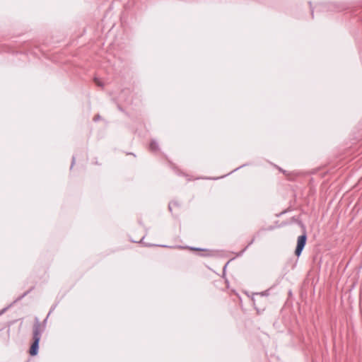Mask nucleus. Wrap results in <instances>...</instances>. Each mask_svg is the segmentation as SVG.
<instances>
[{
  "mask_svg": "<svg viewBox=\"0 0 362 362\" xmlns=\"http://www.w3.org/2000/svg\"><path fill=\"white\" fill-rule=\"evenodd\" d=\"M43 331V326H42L39 321H36L33 325V342L29 351L31 356H35L38 352L39 341Z\"/></svg>",
  "mask_w": 362,
  "mask_h": 362,
  "instance_id": "f257e3e1",
  "label": "nucleus"
},
{
  "mask_svg": "<svg viewBox=\"0 0 362 362\" xmlns=\"http://www.w3.org/2000/svg\"><path fill=\"white\" fill-rule=\"evenodd\" d=\"M190 249H191L192 250H196V251L202 250L201 249H199V248H197V247H191Z\"/></svg>",
  "mask_w": 362,
  "mask_h": 362,
  "instance_id": "20e7f679",
  "label": "nucleus"
},
{
  "mask_svg": "<svg viewBox=\"0 0 362 362\" xmlns=\"http://www.w3.org/2000/svg\"><path fill=\"white\" fill-rule=\"evenodd\" d=\"M98 119H99V116H96V117H94V120L95 121L98 120Z\"/></svg>",
  "mask_w": 362,
  "mask_h": 362,
  "instance_id": "39448f33",
  "label": "nucleus"
},
{
  "mask_svg": "<svg viewBox=\"0 0 362 362\" xmlns=\"http://www.w3.org/2000/svg\"><path fill=\"white\" fill-rule=\"evenodd\" d=\"M307 236L305 234H303L298 238L297 240V246L296 248L295 254L296 256H300L301 254L305 243H306Z\"/></svg>",
  "mask_w": 362,
  "mask_h": 362,
  "instance_id": "f03ea898",
  "label": "nucleus"
},
{
  "mask_svg": "<svg viewBox=\"0 0 362 362\" xmlns=\"http://www.w3.org/2000/svg\"><path fill=\"white\" fill-rule=\"evenodd\" d=\"M150 148L152 151H156L158 149V144L155 141H152L150 144Z\"/></svg>",
  "mask_w": 362,
  "mask_h": 362,
  "instance_id": "7ed1b4c3",
  "label": "nucleus"
},
{
  "mask_svg": "<svg viewBox=\"0 0 362 362\" xmlns=\"http://www.w3.org/2000/svg\"><path fill=\"white\" fill-rule=\"evenodd\" d=\"M95 82L98 85V86H101L100 83L99 81H98L97 80H95Z\"/></svg>",
  "mask_w": 362,
  "mask_h": 362,
  "instance_id": "423d86ee",
  "label": "nucleus"
}]
</instances>
